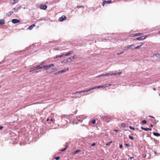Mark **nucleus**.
Listing matches in <instances>:
<instances>
[{"label":"nucleus","mask_w":160,"mask_h":160,"mask_svg":"<svg viewBox=\"0 0 160 160\" xmlns=\"http://www.w3.org/2000/svg\"><path fill=\"white\" fill-rule=\"evenodd\" d=\"M11 2L13 4L16 3L17 2V1L16 0H11Z\"/></svg>","instance_id":"nucleus-23"},{"label":"nucleus","mask_w":160,"mask_h":160,"mask_svg":"<svg viewBox=\"0 0 160 160\" xmlns=\"http://www.w3.org/2000/svg\"><path fill=\"white\" fill-rule=\"evenodd\" d=\"M153 89L154 91H155L156 90V88H153Z\"/></svg>","instance_id":"nucleus-57"},{"label":"nucleus","mask_w":160,"mask_h":160,"mask_svg":"<svg viewBox=\"0 0 160 160\" xmlns=\"http://www.w3.org/2000/svg\"><path fill=\"white\" fill-rule=\"evenodd\" d=\"M50 121H51L53 122V119H52V118L51 119V120H50Z\"/></svg>","instance_id":"nucleus-56"},{"label":"nucleus","mask_w":160,"mask_h":160,"mask_svg":"<svg viewBox=\"0 0 160 160\" xmlns=\"http://www.w3.org/2000/svg\"><path fill=\"white\" fill-rule=\"evenodd\" d=\"M151 127H153V125L152 124H151L150 125Z\"/></svg>","instance_id":"nucleus-55"},{"label":"nucleus","mask_w":160,"mask_h":160,"mask_svg":"<svg viewBox=\"0 0 160 160\" xmlns=\"http://www.w3.org/2000/svg\"><path fill=\"white\" fill-rule=\"evenodd\" d=\"M61 73L64 72V71H63V70H61Z\"/></svg>","instance_id":"nucleus-51"},{"label":"nucleus","mask_w":160,"mask_h":160,"mask_svg":"<svg viewBox=\"0 0 160 160\" xmlns=\"http://www.w3.org/2000/svg\"><path fill=\"white\" fill-rule=\"evenodd\" d=\"M149 117H150V118H153L154 119H155V118L153 116H149Z\"/></svg>","instance_id":"nucleus-47"},{"label":"nucleus","mask_w":160,"mask_h":160,"mask_svg":"<svg viewBox=\"0 0 160 160\" xmlns=\"http://www.w3.org/2000/svg\"><path fill=\"white\" fill-rule=\"evenodd\" d=\"M104 88V85H102V86H98L95 87H93L92 88H93V89H96V88Z\"/></svg>","instance_id":"nucleus-14"},{"label":"nucleus","mask_w":160,"mask_h":160,"mask_svg":"<svg viewBox=\"0 0 160 160\" xmlns=\"http://www.w3.org/2000/svg\"><path fill=\"white\" fill-rule=\"evenodd\" d=\"M141 128L145 131H151L152 130V128H144L143 127H141Z\"/></svg>","instance_id":"nucleus-11"},{"label":"nucleus","mask_w":160,"mask_h":160,"mask_svg":"<svg viewBox=\"0 0 160 160\" xmlns=\"http://www.w3.org/2000/svg\"><path fill=\"white\" fill-rule=\"evenodd\" d=\"M43 65H42V64H40L39 65H38L36 67V68L37 70L39 69H42L43 68Z\"/></svg>","instance_id":"nucleus-7"},{"label":"nucleus","mask_w":160,"mask_h":160,"mask_svg":"<svg viewBox=\"0 0 160 160\" xmlns=\"http://www.w3.org/2000/svg\"><path fill=\"white\" fill-rule=\"evenodd\" d=\"M54 65L53 64H51L49 65H43V68L46 69H47L49 68H50L51 67H54Z\"/></svg>","instance_id":"nucleus-1"},{"label":"nucleus","mask_w":160,"mask_h":160,"mask_svg":"<svg viewBox=\"0 0 160 160\" xmlns=\"http://www.w3.org/2000/svg\"><path fill=\"white\" fill-rule=\"evenodd\" d=\"M153 134L154 135L156 136H160V134L156 132H153Z\"/></svg>","instance_id":"nucleus-22"},{"label":"nucleus","mask_w":160,"mask_h":160,"mask_svg":"<svg viewBox=\"0 0 160 160\" xmlns=\"http://www.w3.org/2000/svg\"><path fill=\"white\" fill-rule=\"evenodd\" d=\"M93 90V88H90L89 89H87V90H85L81 91V93L85 92H88L89 91H90L91 90Z\"/></svg>","instance_id":"nucleus-8"},{"label":"nucleus","mask_w":160,"mask_h":160,"mask_svg":"<svg viewBox=\"0 0 160 160\" xmlns=\"http://www.w3.org/2000/svg\"><path fill=\"white\" fill-rule=\"evenodd\" d=\"M117 75V73H111V74L110 73V76L116 75Z\"/></svg>","instance_id":"nucleus-27"},{"label":"nucleus","mask_w":160,"mask_h":160,"mask_svg":"<svg viewBox=\"0 0 160 160\" xmlns=\"http://www.w3.org/2000/svg\"><path fill=\"white\" fill-rule=\"evenodd\" d=\"M142 122L143 124H146L147 122L145 120H143L142 121Z\"/></svg>","instance_id":"nucleus-38"},{"label":"nucleus","mask_w":160,"mask_h":160,"mask_svg":"<svg viewBox=\"0 0 160 160\" xmlns=\"http://www.w3.org/2000/svg\"><path fill=\"white\" fill-rule=\"evenodd\" d=\"M122 144H120L119 146L120 148H122Z\"/></svg>","instance_id":"nucleus-45"},{"label":"nucleus","mask_w":160,"mask_h":160,"mask_svg":"<svg viewBox=\"0 0 160 160\" xmlns=\"http://www.w3.org/2000/svg\"><path fill=\"white\" fill-rule=\"evenodd\" d=\"M49 118H48L47 119L46 121H49Z\"/></svg>","instance_id":"nucleus-53"},{"label":"nucleus","mask_w":160,"mask_h":160,"mask_svg":"<svg viewBox=\"0 0 160 160\" xmlns=\"http://www.w3.org/2000/svg\"><path fill=\"white\" fill-rule=\"evenodd\" d=\"M133 46V45H128L127 46L125 47L124 48V50H127L129 48H132V46Z\"/></svg>","instance_id":"nucleus-9"},{"label":"nucleus","mask_w":160,"mask_h":160,"mask_svg":"<svg viewBox=\"0 0 160 160\" xmlns=\"http://www.w3.org/2000/svg\"><path fill=\"white\" fill-rule=\"evenodd\" d=\"M159 33L160 34V31H159Z\"/></svg>","instance_id":"nucleus-59"},{"label":"nucleus","mask_w":160,"mask_h":160,"mask_svg":"<svg viewBox=\"0 0 160 160\" xmlns=\"http://www.w3.org/2000/svg\"><path fill=\"white\" fill-rule=\"evenodd\" d=\"M133 158V157H131L130 158V159H132V158Z\"/></svg>","instance_id":"nucleus-58"},{"label":"nucleus","mask_w":160,"mask_h":160,"mask_svg":"<svg viewBox=\"0 0 160 160\" xmlns=\"http://www.w3.org/2000/svg\"><path fill=\"white\" fill-rule=\"evenodd\" d=\"M35 25L33 24H32V25H31L30 26L29 28H28L30 29V30H31L32 29V28L34 27L35 26Z\"/></svg>","instance_id":"nucleus-20"},{"label":"nucleus","mask_w":160,"mask_h":160,"mask_svg":"<svg viewBox=\"0 0 160 160\" xmlns=\"http://www.w3.org/2000/svg\"><path fill=\"white\" fill-rule=\"evenodd\" d=\"M63 56L64 55H63V54L61 55H57L55 56L54 58L55 59L57 58H60L62 57H63Z\"/></svg>","instance_id":"nucleus-15"},{"label":"nucleus","mask_w":160,"mask_h":160,"mask_svg":"<svg viewBox=\"0 0 160 160\" xmlns=\"http://www.w3.org/2000/svg\"><path fill=\"white\" fill-rule=\"evenodd\" d=\"M129 138L130 139L132 140H133L134 139L133 138L132 136H129Z\"/></svg>","instance_id":"nucleus-31"},{"label":"nucleus","mask_w":160,"mask_h":160,"mask_svg":"<svg viewBox=\"0 0 160 160\" xmlns=\"http://www.w3.org/2000/svg\"><path fill=\"white\" fill-rule=\"evenodd\" d=\"M60 158V157H56L55 158V159L56 160H58Z\"/></svg>","instance_id":"nucleus-39"},{"label":"nucleus","mask_w":160,"mask_h":160,"mask_svg":"<svg viewBox=\"0 0 160 160\" xmlns=\"http://www.w3.org/2000/svg\"><path fill=\"white\" fill-rule=\"evenodd\" d=\"M140 46L139 45L138 46H137L136 47H135V48L134 49H138L139 48H140Z\"/></svg>","instance_id":"nucleus-37"},{"label":"nucleus","mask_w":160,"mask_h":160,"mask_svg":"<svg viewBox=\"0 0 160 160\" xmlns=\"http://www.w3.org/2000/svg\"><path fill=\"white\" fill-rule=\"evenodd\" d=\"M69 59H65L63 60L61 62V63H67L68 62H70L69 61H68V60Z\"/></svg>","instance_id":"nucleus-13"},{"label":"nucleus","mask_w":160,"mask_h":160,"mask_svg":"<svg viewBox=\"0 0 160 160\" xmlns=\"http://www.w3.org/2000/svg\"><path fill=\"white\" fill-rule=\"evenodd\" d=\"M67 148V147H66V148H65L64 149H62L61 151H65L66 149Z\"/></svg>","instance_id":"nucleus-36"},{"label":"nucleus","mask_w":160,"mask_h":160,"mask_svg":"<svg viewBox=\"0 0 160 160\" xmlns=\"http://www.w3.org/2000/svg\"><path fill=\"white\" fill-rule=\"evenodd\" d=\"M67 19V17L65 15H62L61 17H60L59 18V20L60 21H62L64 20H65Z\"/></svg>","instance_id":"nucleus-2"},{"label":"nucleus","mask_w":160,"mask_h":160,"mask_svg":"<svg viewBox=\"0 0 160 160\" xmlns=\"http://www.w3.org/2000/svg\"><path fill=\"white\" fill-rule=\"evenodd\" d=\"M80 150H77L75 151L74 152V154H76V153H77L78 152H80Z\"/></svg>","instance_id":"nucleus-29"},{"label":"nucleus","mask_w":160,"mask_h":160,"mask_svg":"<svg viewBox=\"0 0 160 160\" xmlns=\"http://www.w3.org/2000/svg\"><path fill=\"white\" fill-rule=\"evenodd\" d=\"M92 122L93 124H94L96 123V120L95 119H93Z\"/></svg>","instance_id":"nucleus-32"},{"label":"nucleus","mask_w":160,"mask_h":160,"mask_svg":"<svg viewBox=\"0 0 160 160\" xmlns=\"http://www.w3.org/2000/svg\"><path fill=\"white\" fill-rule=\"evenodd\" d=\"M143 45V43H141L139 46L140 47H141V46H142Z\"/></svg>","instance_id":"nucleus-43"},{"label":"nucleus","mask_w":160,"mask_h":160,"mask_svg":"<svg viewBox=\"0 0 160 160\" xmlns=\"http://www.w3.org/2000/svg\"><path fill=\"white\" fill-rule=\"evenodd\" d=\"M5 23V21L3 19L0 20V25H3Z\"/></svg>","instance_id":"nucleus-18"},{"label":"nucleus","mask_w":160,"mask_h":160,"mask_svg":"<svg viewBox=\"0 0 160 160\" xmlns=\"http://www.w3.org/2000/svg\"><path fill=\"white\" fill-rule=\"evenodd\" d=\"M143 34L142 33H138L136 34H132L131 35V37H134L136 36H140L142 35Z\"/></svg>","instance_id":"nucleus-12"},{"label":"nucleus","mask_w":160,"mask_h":160,"mask_svg":"<svg viewBox=\"0 0 160 160\" xmlns=\"http://www.w3.org/2000/svg\"><path fill=\"white\" fill-rule=\"evenodd\" d=\"M73 52V51H71L69 52L68 53L65 54H63V55H64V56H68L70 55H71L72 54Z\"/></svg>","instance_id":"nucleus-10"},{"label":"nucleus","mask_w":160,"mask_h":160,"mask_svg":"<svg viewBox=\"0 0 160 160\" xmlns=\"http://www.w3.org/2000/svg\"><path fill=\"white\" fill-rule=\"evenodd\" d=\"M110 76V73H106L104 74H102L100 76V77L105 76Z\"/></svg>","instance_id":"nucleus-16"},{"label":"nucleus","mask_w":160,"mask_h":160,"mask_svg":"<svg viewBox=\"0 0 160 160\" xmlns=\"http://www.w3.org/2000/svg\"><path fill=\"white\" fill-rule=\"evenodd\" d=\"M77 8H82L83 9H84V7L82 6H78L77 7Z\"/></svg>","instance_id":"nucleus-30"},{"label":"nucleus","mask_w":160,"mask_h":160,"mask_svg":"<svg viewBox=\"0 0 160 160\" xmlns=\"http://www.w3.org/2000/svg\"><path fill=\"white\" fill-rule=\"evenodd\" d=\"M129 128L131 129H132V130H135V128L133 127H132L131 126H129Z\"/></svg>","instance_id":"nucleus-35"},{"label":"nucleus","mask_w":160,"mask_h":160,"mask_svg":"<svg viewBox=\"0 0 160 160\" xmlns=\"http://www.w3.org/2000/svg\"><path fill=\"white\" fill-rule=\"evenodd\" d=\"M121 126H122V127H124L126 126V124L124 123H122L121 124Z\"/></svg>","instance_id":"nucleus-34"},{"label":"nucleus","mask_w":160,"mask_h":160,"mask_svg":"<svg viewBox=\"0 0 160 160\" xmlns=\"http://www.w3.org/2000/svg\"><path fill=\"white\" fill-rule=\"evenodd\" d=\"M54 74H55V75H58V74H59V73H58V72H56L54 73Z\"/></svg>","instance_id":"nucleus-48"},{"label":"nucleus","mask_w":160,"mask_h":160,"mask_svg":"<svg viewBox=\"0 0 160 160\" xmlns=\"http://www.w3.org/2000/svg\"><path fill=\"white\" fill-rule=\"evenodd\" d=\"M3 127L2 126H0V130H2L3 129Z\"/></svg>","instance_id":"nucleus-44"},{"label":"nucleus","mask_w":160,"mask_h":160,"mask_svg":"<svg viewBox=\"0 0 160 160\" xmlns=\"http://www.w3.org/2000/svg\"><path fill=\"white\" fill-rule=\"evenodd\" d=\"M96 143H92V145H91V146H94L95 145H96Z\"/></svg>","instance_id":"nucleus-42"},{"label":"nucleus","mask_w":160,"mask_h":160,"mask_svg":"<svg viewBox=\"0 0 160 160\" xmlns=\"http://www.w3.org/2000/svg\"><path fill=\"white\" fill-rule=\"evenodd\" d=\"M37 70V69L36 68V67L32 68L30 69L29 71L30 72H32L34 70Z\"/></svg>","instance_id":"nucleus-21"},{"label":"nucleus","mask_w":160,"mask_h":160,"mask_svg":"<svg viewBox=\"0 0 160 160\" xmlns=\"http://www.w3.org/2000/svg\"><path fill=\"white\" fill-rule=\"evenodd\" d=\"M63 71H64V72H66L67 71H68V68H64L63 70Z\"/></svg>","instance_id":"nucleus-26"},{"label":"nucleus","mask_w":160,"mask_h":160,"mask_svg":"<svg viewBox=\"0 0 160 160\" xmlns=\"http://www.w3.org/2000/svg\"><path fill=\"white\" fill-rule=\"evenodd\" d=\"M112 85L111 83H107L104 85V88L107 87Z\"/></svg>","instance_id":"nucleus-17"},{"label":"nucleus","mask_w":160,"mask_h":160,"mask_svg":"<svg viewBox=\"0 0 160 160\" xmlns=\"http://www.w3.org/2000/svg\"><path fill=\"white\" fill-rule=\"evenodd\" d=\"M12 22L13 23H16L20 22V21L17 19H14L12 20Z\"/></svg>","instance_id":"nucleus-5"},{"label":"nucleus","mask_w":160,"mask_h":160,"mask_svg":"<svg viewBox=\"0 0 160 160\" xmlns=\"http://www.w3.org/2000/svg\"><path fill=\"white\" fill-rule=\"evenodd\" d=\"M52 70H53L52 72L56 71L57 70V69L56 68H52Z\"/></svg>","instance_id":"nucleus-28"},{"label":"nucleus","mask_w":160,"mask_h":160,"mask_svg":"<svg viewBox=\"0 0 160 160\" xmlns=\"http://www.w3.org/2000/svg\"><path fill=\"white\" fill-rule=\"evenodd\" d=\"M13 12L12 11H11V12H9L8 13V16H10L11 15V14L13 13Z\"/></svg>","instance_id":"nucleus-24"},{"label":"nucleus","mask_w":160,"mask_h":160,"mask_svg":"<svg viewBox=\"0 0 160 160\" xmlns=\"http://www.w3.org/2000/svg\"><path fill=\"white\" fill-rule=\"evenodd\" d=\"M125 145L127 147H129L130 146V144L129 143L125 144Z\"/></svg>","instance_id":"nucleus-41"},{"label":"nucleus","mask_w":160,"mask_h":160,"mask_svg":"<svg viewBox=\"0 0 160 160\" xmlns=\"http://www.w3.org/2000/svg\"><path fill=\"white\" fill-rule=\"evenodd\" d=\"M154 152L155 154H157V151H154Z\"/></svg>","instance_id":"nucleus-52"},{"label":"nucleus","mask_w":160,"mask_h":160,"mask_svg":"<svg viewBox=\"0 0 160 160\" xmlns=\"http://www.w3.org/2000/svg\"><path fill=\"white\" fill-rule=\"evenodd\" d=\"M123 53V52H120V53H117V54L118 55H120V54H121Z\"/></svg>","instance_id":"nucleus-40"},{"label":"nucleus","mask_w":160,"mask_h":160,"mask_svg":"<svg viewBox=\"0 0 160 160\" xmlns=\"http://www.w3.org/2000/svg\"><path fill=\"white\" fill-rule=\"evenodd\" d=\"M122 73V72H118V73H117V75H119V74H120Z\"/></svg>","instance_id":"nucleus-49"},{"label":"nucleus","mask_w":160,"mask_h":160,"mask_svg":"<svg viewBox=\"0 0 160 160\" xmlns=\"http://www.w3.org/2000/svg\"><path fill=\"white\" fill-rule=\"evenodd\" d=\"M58 72L59 74H60V73H61V71H58Z\"/></svg>","instance_id":"nucleus-54"},{"label":"nucleus","mask_w":160,"mask_h":160,"mask_svg":"<svg viewBox=\"0 0 160 160\" xmlns=\"http://www.w3.org/2000/svg\"><path fill=\"white\" fill-rule=\"evenodd\" d=\"M114 131L116 132H118V131H119L118 130H115Z\"/></svg>","instance_id":"nucleus-46"},{"label":"nucleus","mask_w":160,"mask_h":160,"mask_svg":"<svg viewBox=\"0 0 160 160\" xmlns=\"http://www.w3.org/2000/svg\"><path fill=\"white\" fill-rule=\"evenodd\" d=\"M81 93V91H80V92L77 91L75 93H72V94L74 95V94H76L77 93Z\"/></svg>","instance_id":"nucleus-25"},{"label":"nucleus","mask_w":160,"mask_h":160,"mask_svg":"<svg viewBox=\"0 0 160 160\" xmlns=\"http://www.w3.org/2000/svg\"><path fill=\"white\" fill-rule=\"evenodd\" d=\"M111 2H112L111 1H106V0H103V3L102 4V5L103 7H104V5L105 4H109L111 3Z\"/></svg>","instance_id":"nucleus-4"},{"label":"nucleus","mask_w":160,"mask_h":160,"mask_svg":"<svg viewBox=\"0 0 160 160\" xmlns=\"http://www.w3.org/2000/svg\"><path fill=\"white\" fill-rule=\"evenodd\" d=\"M147 37V36H143L137 38L135 40H141L145 39Z\"/></svg>","instance_id":"nucleus-3"},{"label":"nucleus","mask_w":160,"mask_h":160,"mask_svg":"<svg viewBox=\"0 0 160 160\" xmlns=\"http://www.w3.org/2000/svg\"><path fill=\"white\" fill-rule=\"evenodd\" d=\"M112 142V141H111V142H108V143H107V144H106V145L107 146H108L109 145H110L111 144V143Z\"/></svg>","instance_id":"nucleus-33"},{"label":"nucleus","mask_w":160,"mask_h":160,"mask_svg":"<svg viewBox=\"0 0 160 160\" xmlns=\"http://www.w3.org/2000/svg\"><path fill=\"white\" fill-rule=\"evenodd\" d=\"M47 8V6L46 5H41L40 6V8L41 9L45 10Z\"/></svg>","instance_id":"nucleus-6"},{"label":"nucleus","mask_w":160,"mask_h":160,"mask_svg":"<svg viewBox=\"0 0 160 160\" xmlns=\"http://www.w3.org/2000/svg\"><path fill=\"white\" fill-rule=\"evenodd\" d=\"M77 58V57L76 56H74L72 57H71L69 58H68V59H71L72 60L73 59H75Z\"/></svg>","instance_id":"nucleus-19"},{"label":"nucleus","mask_w":160,"mask_h":160,"mask_svg":"<svg viewBox=\"0 0 160 160\" xmlns=\"http://www.w3.org/2000/svg\"><path fill=\"white\" fill-rule=\"evenodd\" d=\"M159 96H160V94H159Z\"/></svg>","instance_id":"nucleus-60"},{"label":"nucleus","mask_w":160,"mask_h":160,"mask_svg":"<svg viewBox=\"0 0 160 160\" xmlns=\"http://www.w3.org/2000/svg\"><path fill=\"white\" fill-rule=\"evenodd\" d=\"M54 50H59V48H54Z\"/></svg>","instance_id":"nucleus-50"}]
</instances>
